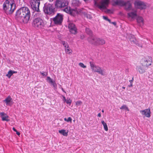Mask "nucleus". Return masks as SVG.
Listing matches in <instances>:
<instances>
[{
	"mask_svg": "<svg viewBox=\"0 0 153 153\" xmlns=\"http://www.w3.org/2000/svg\"><path fill=\"white\" fill-rule=\"evenodd\" d=\"M30 17L29 9L27 7H23L18 10L16 13V19L21 23H27Z\"/></svg>",
	"mask_w": 153,
	"mask_h": 153,
	"instance_id": "f257e3e1",
	"label": "nucleus"
},
{
	"mask_svg": "<svg viewBox=\"0 0 153 153\" xmlns=\"http://www.w3.org/2000/svg\"><path fill=\"white\" fill-rule=\"evenodd\" d=\"M68 2L67 0H56L55 3V6L57 9H61L65 8L63 10L66 13L73 15V12L74 10L68 6Z\"/></svg>",
	"mask_w": 153,
	"mask_h": 153,
	"instance_id": "f03ea898",
	"label": "nucleus"
},
{
	"mask_svg": "<svg viewBox=\"0 0 153 153\" xmlns=\"http://www.w3.org/2000/svg\"><path fill=\"white\" fill-rule=\"evenodd\" d=\"M16 5L13 0H6L3 4V9L7 14H12L16 9Z\"/></svg>",
	"mask_w": 153,
	"mask_h": 153,
	"instance_id": "7ed1b4c3",
	"label": "nucleus"
},
{
	"mask_svg": "<svg viewBox=\"0 0 153 153\" xmlns=\"http://www.w3.org/2000/svg\"><path fill=\"white\" fill-rule=\"evenodd\" d=\"M45 25L44 21L41 18L37 17L33 20L32 22V25L34 28L37 29L43 28Z\"/></svg>",
	"mask_w": 153,
	"mask_h": 153,
	"instance_id": "20e7f679",
	"label": "nucleus"
},
{
	"mask_svg": "<svg viewBox=\"0 0 153 153\" xmlns=\"http://www.w3.org/2000/svg\"><path fill=\"white\" fill-rule=\"evenodd\" d=\"M44 12L49 15H53L55 12V9L53 4L46 3L43 7Z\"/></svg>",
	"mask_w": 153,
	"mask_h": 153,
	"instance_id": "39448f33",
	"label": "nucleus"
},
{
	"mask_svg": "<svg viewBox=\"0 0 153 153\" xmlns=\"http://www.w3.org/2000/svg\"><path fill=\"white\" fill-rule=\"evenodd\" d=\"M88 41L91 43L95 45H103L105 43V41L103 39L92 36L88 38Z\"/></svg>",
	"mask_w": 153,
	"mask_h": 153,
	"instance_id": "423d86ee",
	"label": "nucleus"
},
{
	"mask_svg": "<svg viewBox=\"0 0 153 153\" xmlns=\"http://www.w3.org/2000/svg\"><path fill=\"white\" fill-rule=\"evenodd\" d=\"M90 65L91 69L93 71L97 72L102 75L103 76L105 75L104 70L102 69L100 67L95 65L93 62H90Z\"/></svg>",
	"mask_w": 153,
	"mask_h": 153,
	"instance_id": "0eeeda50",
	"label": "nucleus"
},
{
	"mask_svg": "<svg viewBox=\"0 0 153 153\" xmlns=\"http://www.w3.org/2000/svg\"><path fill=\"white\" fill-rule=\"evenodd\" d=\"M30 4L33 10L38 12H39V5L40 1L39 0H31L30 1Z\"/></svg>",
	"mask_w": 153,
	"mask_h": 153,
	"instance_id": "6e6552de",
	"label": "nucleus"
},
{
	"mask_svg": "<svg viewBox=\"0 0 153 153\" xmlns=\"http://www.w3.org/2000/svg\"><path fill=\"white\" fill-rule=\"evenodd\" d=\"M109 2V0H102L100 4L95 2V5L98 7L100 10L105 9L106 6L108 5Z\"/></svg>",
	"mask_w": 153,
	"mask_h": 153,
	"instance_id": "1a4fd4ad",
	"label": "nucleus"
},
{
	"mask_svg": "<svg viewBox=\"0 0 153 153\" xmlns=\"http://www.w3.org/2000/svg\"><path fill=\"white\" fill-rule=\"evenodd\" d=\"M63 15L60 13H58L53 19L54 23L57 25H60L63 21Z\"/></svg>",
	"mask_w": 153,
	"mask_h": 153,
	"instance_id": "9d476101",
	"label": "nucleus"
},
{
	"mask_svg": "<svg viewBox=\"0 0 153 153\" xmlns=\"http://www.w3.org/2000/svg\"><path fill=\"white\" fill-rule=\"evenodd\" d=\"M142 62L141 65L146 67H147L148 68V67L151 65L152 63L151 59H150L149 57L143 58Z\"/></svg>",
	"mask_w": 153,
	"mask_h": 153,
	"instance_id": "9b49d317",
	"label": "nucleus"
},
{
	"mask_svg": "<svg viewBox=\"0 0 153 153\" xmlns=\"http://www.w3.org/2000/svg\"><path fill=\"white\" fill-rule=\"evenodd\" d=\"M129 39L131 44H135L139 47H142V44L138 43V41L137 40L134 35H130L129 36Z\"/></svg>",
	"mask_w": 153,
	"mask_h": 153,
	"instance_id": "f8f14e48",
	"label": "nucleus"
},
{
	"mask_svg": "<svg viewBox=\"0 0 153 153\" xmlns=\"http://www.w3.org/2000/svg\"><path fill=\"white\" fill-rule=\"evenodd\" d=\"M134 4L137 8L141 10L145 9L146 8L145 3L140 1L138 0L135 1Z\"/></svg>",
	"mask_w": 153,
	"mask_h": 153,
	"instance_id": "ddd939ff",
	"label": "nucleus"
},
{
	"mask_svg": "<svg viewBox=\"0 0 153 153\" xmlns=\"http://www.w3.org/2000/svg\"><path fill=\"white\" fill-rule=\"evenodd\" d=\"M70 32L72 34L75 35L77 33V29L75 25L72 23H69L68 26Z\"/></svg>",
	"mask_w": 153,
	"mask_h": 153,
	"instance_id": "4468645a",
	"label": "nucleus"
},
{
	"mask_svg": "<svg viewBox=\"0 0 153 153\" xmlns=\"http://www.w3.org/2000/svg\"><path fill=\"white\" fill-rule=\"evenodd\" d=\"M112 5L114 6L118 5L123 6L124 5V1L123 0H112Z\"/></svg>",
	"mask_w": 153,
	"mask_h": 153,
	"instance_id": "2eb2a0df",
	"label": "nucleus"
},
{
	"mask_svg": "<svg viewBox=\"0 0 153 153\" xmlns=\"http://www.w3.org/2000/svg\"><path fill=\"white\" fill-rule=\"evenodd\" d=\"M140 112L143 115H144L146 117L149 118L151 116L150 110L149 108L140 111Z\"/></svg>",
	"mask_w": 153,
	"mask_h": 153,
	"instance_id": "dca6fc26",
	"label": "nucleus"
},
{
	"mask_svg": "<svg viewBox=\"0 0 153 153\" xmlns=\"http://www.w3.org/2000/svg\"><path fill=\"white\" fill-rule=\"evenodd\" d=\"M148 69L147 67H146L143 65L141 66H137V69L138 71L140 74H143L146 72V70Z\"/></svg>",
	"mask_w": 153,
	"mask_h": 153,
	"instance_id": "f3484780",
	"label": "nucleus"
},
{
	"mask_svg": "<svg viewBox=\"0 0 153 153\" xmlns=\"http://www.w3.org/2000/svg\"><path fill=\"white\" fill-rule=\"evenodd\" d=\"M0 115L2 121H6L7 122L9 121L10 120L8 119L9 117L4 112H1Z\"/></svg>",
	"mask_w": 153,
	"mask_h": 153,
	"instance_id": "a211bd4d",
	"label": "nucleus"
},
{
	"mask_svg": "<svg viewBox=\"0 0 153 153\" xmlns=\"http://www.w3.org/2000/svg\"><path fill=\"white\" fill-rule=\"evenodd\" d=\"M4 101L6 103L7 105H11L13 103L12 99L10 96H8L4 100Z\"/></svg>",
	"mask_w": 153,
	"mask_h": 153,
	"instance_id": "6ab92c4d",
	"label": "nucleus"
},
{
	"mask_svg": "<svg viewBox=\"0 0 153 153\" xmlns=\"http://www.w3.org/2000/svg\"><path fill=\"white\" fill-rule=\"evenodd\" d=\"M124 5L123 6H125V8L127 10H129L131 9V5L129 1H128L126 2H124Z\"/></svg>",
	"mask_w": 153,
	"mask_h": 153,
	"instance_id": "aec40b11",
	"label": "nucleus"
},
{
	"mask_svg": "<svg viewBox=\"0 0 153 153\" xmlns=\"http://www.w3.org/2000/svg\"><path fill=\"white\" fill-rule=\"evenodd\" d=\"M80 13L83 14L84 16L86 17L87 18L91 19L92 18L91 15L87 13L83 9L80 10H79Z\"/></svg>",
	"mask_w": 153,
	"mask_h": 153,
	"instance_id": "412c9836",
	"label": "nucleus"
},
{
	"mask_svg": "<svg viewBox=\"0 0 153 153\" xmlns=\"http://www.w3.org/2000/svg\"><path fill=\"white\" fill-rule=\"evenodd\" d=\"M137 21L140 26H142L143 25L144 19L142 17L138 16L137 18Z\"/></svg>",
	"mask_w": 153,
	"mask_h": 153,
	"instance_id": "4be33fe9",
	"label": "nucleus"
},
{
	"mask_svg": "<svg viewBox=\"0 0 153 153\" xmlns=\"http://www.w3.org/2000/svg\"><path fill=\"white\" fill-rule=\"evenodd\" d=\"M137 11L135 10L134 12H131L128 13V17L133 18L136 17L137 16Z\"/></svg>",
	"mask_w": 153,
	"mask_h": 153,
	"instance_id": "5701e85b",
	"label": "nucleus"
},
{
	"mask_svg": "<svg viewBox=\"0 0 153 153\" xmlns=\"http://www.w3.org/2000/svg\"><path fill=\"white\" fill-rule=\"evenodd\" d=\"M59 132L65 136H67L68 135V132H66V131L64 129L59 130Z\"/></svg>",
	"mask_w": 153,
	"mask_h": 153,
	"instance_id": "b1692460",
	"label": "nucleus"
},
{
	"mask_svg": "<svg viewBox=\"0 0 153 153\" xmlns=\"http://www.w3.org/2000/svg\"><path fill=\"white\" fill-rule=\"evenodd\" d=\"M101 123L103 126L105 131H108V128L106 123L105 122L104 120H102L101 121Z\"/></svg>",
	"mask_w": 153,
	"mask_h": 153,
	"instance_id": "393cba45",
	"label": "nucleus"
},
{
	"mask_svg": "<svg viewBox=\"0 0 153 153\" xmlns=\"http://www.w3.org/2000/svg\"><path fill=\"white\" fill-rule=\"evenodd\" d=\"M65 51L66 53L71 54L72 53V50L70 49L69 46L68 47V48H65Z\"/></svg>",
	"mask_w": 153,
	"mask_h": 153,
	"instance_id": "a878e982",
	"label": "nucleus"
},
{
	"mask_svg": "<svg viewBox=\"0 0 153 153\" xmlns=\"http://www.w3.org/2000/svg\"><path fill=\"white\" fill-rule=\"evenodd\" d=\"M85 31L86 33L90 35H91L92 34V31H91V30L89 28L86 27L85 28Z\"/></svg>",
	"mask_w": 153,
	"mask_h": 153,
	"instance_id": "bb28decb",
	"label": "nucleus"
},
{
	"mask_svg": "<svg viewBox=\"0 0 153 153\" xmlns=\"http://www.w3.org/2000/svg\"><path fill=\"white\" fill-rule=\"evenodd\" d=\"M61 43L63 45L64 47H65V48H68V47L69 46V45L68 43L66 42L62 41Z\"/></svg>",
	"mask_w": 153,
	"mask_h": 153,
	"instance_id": "cd10ccee",
	"label": "nucleus"
},
{
	"mask_svg": "<svg viewBox=\"0 0 153 153\" xmlns=\"http://www.w3.org/2000/svg\"><path fill=\"white\" fill-rule=\"evenodd\" d=\"M13 74L12 71L10 70L8 72L7 74L6 75V76L9 78H10Z\"/></svg>",
	"mask_w": 153,
	"mask_h": 153,
	"instance_id": "c85d7f7f",
	"label": "nucleus"
},
{
	"mask_svg": "<svg viewBox=\"0 0 153 153\" xmlns=\"http://www.w3.org/2000/svg\"><path fill=\"white\" fill-rule=\"evenodd\" d=\"M120 109H126L128 111H129V109L126 105H123L122 107L120 108Z\"/></svg>",
	"mask_w": 153,
	"mask_h": 153,
	"instance_id": "c756f323",
	"label": "nucleus"
},
{
	"mask_svg": "<svg viewBox=\"0 0 153 153\" xmlns=\"http://www.w3.org/2000/svg\"><path fill=\"white\" fill-rule=\"evenodd\" d=\"M47 80L49 81V82L51 83V84L55 82L54 81H53L49 76H48L47 77Z\"/></svg>",
	"mask_w": 153,
	"mask_h": 153,
	"instance_id": "7c9ffc66",
	"label": "nucleus"
},
{
	"mask_svg": "<svg viewBox=\"0 0 153 153\" xmlns=\"http://www.w3.org/2000/svg\"><path fill=\"white\" fill-rule=\"evenodd\" d=\"M82 102L80 100L77 101L76 102V105L77 106H79L81 105L82 104Z\"/></svg>",
	"mask_w": 153,
	"mask_h": 153,
	"instance_id": "2f4dec72",
	"label": "nucleus"
},
{
	"mask_svg": "<svg viewBox=\"0 0 153 153\" xmlns=\"http://www.w3.org/2000/svg\"><path fill=\"white\" fill-rule=\"evenodd\" d=\"M79 65L81 67L83 68H85L86 67L83 63H79Z\"/></svg>",
	"mask_w": 153,
	"mask_h": 153,
	"instance_id": "473e14b6",
	"label": "nucleus"
},
{
	"mask_svg": "<svg viewBox=\"0 0 153 153\" xmlns=\"http://www.w3.org/2000/svg\"><path fill=\"white\" fill-rule=\"evenodd\" d=\"M65 102H66L67 104H69V105H70L71 103V100L70 99H69L68 100H66V101H65Z\"/></svg>",
	"mask_w": 153,
	"mask_h": 153,
	"instance_id": "72a5a7b5",
	"label": "nucleus"
},
{
	"mask_svg": "<svg viewBox=\"0 0 153 153\" xmlns=\"http://www.w3.org/2000/svg\"><path fill=\"white\" fill-rule=\"evenodd\" d=\"M40 73L43 76H46L48 75L47 73H45V72L44 73H43V72H42L41 71Z\"/></svg>",
	"mask_w": 153,
	"mask_h": 153,
	"instance_id": "f704fd0d",
	"label": "nucleus"
},
{
	"mask_svg": "<svg viewBox=\"0 0 153 153\" xmlns=\"http://www.w3.org/2000/svg\"><path fill=\"white\" fill-rule=\"evenodd\" d=\"M51 85H53V87L55 89H56V88L57 85L56 84L55 82H54Z\"/></svg>",
	"mask_w": 153,
	"mask_h": 153,
	"instance_id": "c9c22d12",
	"label": "nucleus"
},
{
	"mask_svg": "<svg viewBox=\"0 0 153 153\" xmlns=\"http://www.w3.org/2000/svg\"><path fill=\"white\" fill-rule=\"evenodd\" d=\"M72 121V118L71 117H69L68 118L67 120V122H68L69 121L71 122Z\"/></svg>",
	"mask_w": 153,
	"mask_h": 153,
	"instance_id": "e433bc0d",
	"label": "nucleus"
},
{
	"mask_svg": "<svg viewBox=\"0 0 153 153\" xmlns=\"http://www.w3.org/2000/svg\"><path fill=\"white\" fill-rule=\"evenodd\" d=\"M102 17H103V19H104L105 20H106V21H107L108 20V17H107V16H102Z\"/></svg>",
	"mask_w": 153,
	"mask_h": 153,
	"instance_id": "4c0bfd02",
	"label": "nucleus"
},
{
	"mask_svg": "<svg viewBox=\"0 0 153 153\" xmlns=\"http://www.w3.org/2000/svg\"><path fill=\"white\" fill-rule=\"evenodd\" d=\"M85 38V36L83 35H81L80 36V39H83Z\"/></svg>",
	"mask_w": 153,
	"mask_h": 153,
	"instance_id": "58836bf2",
	"label": "nucleus"
},
{
	"mask_svg": "<svg viewBox=\"0 0 153 153\" xmlns=\"http://www.w3.org/2000/svg\"><path fill=\"white\" fill-rule=\"evenodd\" d=\"M62 96L63 98V100L64 101V102H65V101H66V99L65 97L63 96Z\"/></svg>",
	"mask_w": 153,
	"mask_h": 153,
	"instance_id": "ea45409f",
	"label": "nucleus"
},
{
	"mask_svg": "<svg viewBox=\"0 0 153 153\" xmlns=\"http://www.w3.org/2000/svg\"><path fill=\"white\" fill-rule=\"evenodd\" d=\"M133 81V77L132 78V79L130 80H129V81L130 82V84H131V83H132V82Z\"/></svg>",
	"mask_w": 153,
	"mask_h": 153,
	"instance_id": "a19ab883",
	"label": "nucleus"
},
{
	"mask_svg": "<svg viewBox=\"0 0 153 153\" xmlns=\"http://www.w3.org/2000/svg\"><path fill=\"white\" fill-rule=\"evenodd\" d=\"M16 134L17 135H20V133L18 131H16Z\"/></svg>",
	"mask_w": 153,
	"mask_h": 153,
	"instance_id": "79ce46f5",
	"label": "nucleus"
},
{
	"mask_svg": "<svg viewBox=\"0 0 153 153\" xmlns=\"http://www.w3.org/2000/svg\"><path fill=\"white\" fill-rule=\"evenodd\" d=\"M110 10H109V9H108V10H106V11H105V12H106V13H109V12H110Z\"/></svg>",
	"mask_w": 153,
	"mask_h": 153,
	"instance_id": "37998d69",
	"label": "nucleus"
},
{
	"mask_svg": "<svg viewBox=\"0 0 153 153\" xmlns=\"http://www.w3.org/2000/svg\"><path fill=\"white\" fill-rule=\"evenodd\" d=\"M111 23L113 24L114 25H116V23L115 22H111Z\"/></svg>",
	"mask_w": 153,
	"mask_h": 153,
	"instance_id": "c03bdc74",
	"label": "nucleus"
},
{
	"mask_svg": "<svg viewBox=\"0 0 153 153\" xmlns=\"http://www.w3.org/2000/svg\"><path fill=\"white\" fill-rule=\"evenodd\" d=\"M132 86H133L132 83H131V84H130V85H128V86L129 87H132Z\"/></svg>",
	"mask_w": 153,
	"mask_h": 153,
	"instance_id": "a18cd8bd",
	"label": "nucleus"
},
{
	"mask_svg": "<svg viewBox=\"0 0 153 153\" xmlns=\"http://www.w3.org/2000/svg\"><path fill=\"white\" fill-rule=\"evenodd\" d=\"M61 88L63 92H65V93H66V92H65V90L63 88Z\"/></svg>",
	"mask_w": 153,
	"mask_h": 153,
	"instance_id": "49530a36",
	"label": "nucleus"
},
{
	"mask_svg": "<svg viewBox=\"0 0 153 153\" xmlns=\"http://www.w3.org/2000/svg\"><path fill=\"white\" fill-rule=\"evenodd\" d=\"M12 72H13V74H16V73H17V71H12Z\"/></svg>",
	"mask_w": 153,
	"mask_h": 153,
	"instance_id": "de8ad7c7",
	"label": "nucleus"
},
{
	"mask_svg": "<svg viewBox=\"0 0 153 153\" xmlns=\"http://www.w3.org/2000/svg\"><path fill=\"white\" fill-rule=\"evenodd\" d=\"M97 116H98V117H101V115L100 113H99V114H98Z\"/></svg>",
	"mask_w": 153,
	"mask_h": 153,
	"instance_id": "09e8293b",
	"label": "nucleus"
},
{
	"mask_svg": "<svg viewBox=\"0 0 153 153\" xmlns=\"http://www.w3.org/2000/svg\"><path fill=\"white\" fill-rule=\"evenodd\" d=\"M13 130L15 132H16L17 131V130L14 127L13 128Z\"/></svg>",
	"mask_w": 153,
	"mask_h": 153,
	"instance_id": "8fccbe9b",
	"label": "nucleus"
},
{
	"mask_svg": "<svg viewBox=\"0 0 153 153\" xmlns=\"http://www.w3.org/2000/svg\"><path fill=\"white\" fill-rule=\"evenodd\" d=\"M107 21H108L110 23H111V20L109 19H108Z\"/></svg>",
	"mask_w": 153,
	"mask_h": 153,
	"instance_id": "3c124183",
	"label": "nucleus"
},
{
	"mask_svg": "<svg viewBox=\"0 0 153 153\" xmlns=\"http://www.w3.org/2000/svg\"><path fill=\"white\" fill-rule=\"evenodd\" d=\"M67 119L66 118H64L65 121L67 122Z\"/></svg>",
	"mask_w": 153,
	"mask_h": 153,
	"instance_id": "603ef678",
	"label": "nucleus"
},
{
	"mask_svg": "<svg viewBox=\"0 0 153 153\" xmlns=\"http://www.w3.org/2000/svg\"><path fill=\"white\" fill-rule=\"evenodd\" d=\"M50 2H52L53 0H48Z\"/></svg>",
	"mask_w": 153,
	"mask_h": 153,
	"instance_id": "864d4df0",
	"label": "nucleus"
},
{
	"mask_svg": "<svg viewBox=\"0 0 153 153\" xmlns=\"http://www.w3.org/2000/svg\"><path fill=\"white\" fill-rule=\"evenodd\" d=\"M122 88H123V89H125V87H122Z\"/></svg>",
	"mask_w": 153,
	"mask_h": 153,
	"instance_id": "5fc2aeb1",
	"label": "nucleus"
},
{
	"mask_svg": "<svg viewBox=\"0 0 153 153\" xmlns=\"http://www.w3.org/2000/svg\"><path fill=\"white\" fill-rule=\"evenodd\" d=\"M102 112H104V110H102Z\"/></svg>",
	"mask_w": 153,
	"mask_h": 153,
	"instance_id": "6e6d98bb",
	"label": "nucleus"
},
{
	"mask_svg": "<svg viewBox=\"0 0 153 153\" xmlns=\"http://www.w3.org/2000/svg\"><path fill=\"white\" fill-rule=\"evenodd\" d=\"M38 13L39 14V13Z\"/></svg>",
	"mask_w": 153,
	"mask_h": 153,
	"instance_id": "4d7b16f0",
	"label": "nucleus"
}]
</instances>
